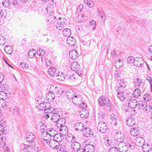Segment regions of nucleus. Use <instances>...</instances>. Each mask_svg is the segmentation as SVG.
<instances>
[{"instance_id":"1","label":"nucleus","mask_w":152,"mask_h":152,"mask_svg":"<svg viewBox=\"0 0 152 152\" xmlns=\"http://www.w3.org/2000/svg\"><path fill=\"white\" fill-rule=\"evenodd\" d=\"M48 13V16L47 17V23L50 26H56V28L61 31L66 26L67 23V20L65 18H61L59 17L58 20L56 17L53 15V10H39V13L40 15H43V11Z\"/></svg>"},{"instance_id":"2","label":"nucleus","mask_w":152,"mask_h":152,"mask_svg":"<svg viewBox=\"0 0 152 152\" xmlns=\"http://www.w3.org/2000/svg\"><path fill=\"white\" fill-rule=\"evenodd\" d=\"M51 120L53 122H56L57 124H60V126H63L62 124H63L65 122V119L60 118L59 114L58 113H53Z\"/></svg>"},{"instance_id":"3","label":"nucleus","mask_w":152,"mask_h":152,"mask_svg":"<svg viewBox=\"0 0 152 152\" xmlns=\"http://www.w3.org/2000/svg\"><path fill=\"white\" fill-rule=\"evenodd\" d=\"M70 67L72 70L76 71V73L79 76H82L83 71L81 69H80V66L79 63L77 61H74L71 64Z\"/></svg>"},{"instance_id":"4","label":"nucleus","mask_w":152,"mask_h":152,"mask_svg":"<svg viewBox=\"0 0 152 152\" xmlns=\"http://www.w3.org/2000/svg\"><path fill=\"white\" fill-rule=\"evenodd\" d=\"M119 91L117 94V96L121 101H124L125 102H127L130 97L129 96V94L126 91Z\"/></svg>"},{"instance_id":"5","label":"nucleus","mask_w":152,"mask_h":152,"mask_svg":"<svg viewBox=\"0 0 152 152\" xmlns=\"http://www.w3.org/2000/svg\"><path fill=\"white\" fill-rule=\"evenodd\" d=\"M35 136L34 133L32 132H28L27 133L26 137V141L29 142L28 146L33 148L35 145V142L34 141Z\"/></svg>"},{"instance_id":"6","label":"nucleus","mask_w":152,"mask_h":152,"mask_svg":"<svg viewBox=\"0 0 152 152\" xmlns=\"http://www.w3.org/2000/svg\"><path fill=\"white\" fill-rule=\"evenodd\" d=\"M117 146L119 151L122 152H125L128 149L127 144L123 142H117Z\"/></svg>"},{"instance_id":"7","label":"nucleus","mask_w":152,"mask_h":152,"mask_svg":"<svg viewBox=\"0 0 152 152\" xmlns=\"http://www.w3.org/2000/svg\"><path fill=\"white\" fill-rule=\"evenodd\" d=\"M99 104L100 106L105 105L109 107L110 105V101L109 100H106L104 96H102L99 97L98 100Z\"/></svg>"},{"instance_id":"8","label":"nucleus","mask_w":152,"mask_h":152,"mask_svg":"<svg viewBox=\"0 0 152 152\" xmlns=\"http://www.w3.org/2000/svg\"><path fill=\"white\" fill-rule=\"evenodd\" d=\"M82 97L81 95L77 93H75L74 96L72 99V102L74 104H75L78 105L79 104H80L82 102Z\"/></svg>"},{"instance_id":"9","label":"nucleus","mask_w":152,"mask_h":152,"mask_svg":"<svg viewBox=\"0 0 152 152\" xmlns=\"http://www.w3.org/2000/svg\"><path fill=\"white\" fill-rule=\"evenodd\" d=\"M116 137H117L116 140H115L114 143L117 144V142H123L124 140V134L121 131H119L116 133Z\"/></svg>"},{"instance_id":"10","label":"nucleus","mask_w":152,"mask_h":152,"mask_svg":"<svg viewBox=\"0 0 152 152\" xmlns=\"http://www.w3.org/2000/svg\"><path fill=\"white\" fill-rule=\"evenodd\" d=\"M107 127L106 124L102 121L100 122L98 124L97 129L101 133H104L106 130Z\"/></svg>"},{"instance_id":"11","label":"nucleus","mask_w":152,"mask_h":152,"mask_svg":"<svg viewBox=\"0 0 152 152\" xmlns=\"http://www.w3.org/2000/svg\"><path fill=\"white\" fill-rule=\"evenodd\" d=\"M81 132L83 135L86 137H92L93 136V132L89 128H83Z\"/></svg>"},{"instance_id":"12","label":"nucleus","mask_w":152,"mask_h":152,"mask_svg":"<svg viewBox=\"0 0 152 152\" xmlns=\"http://www.w3.org/2000/svg\"><path fill=\"white\" fill-rule=\"evenodd\" d=\"M130 98L131 97H129L128 99V101L126 102V103H127L128 106L132 108H134L136 107L137 102V100L134 99Z\"/></svg>"},{"instance_id":"13","label":"nucleus","mask_w":152,"mask_h":152,"mask_svg":"<svg viewBox=\"0 0 152 152\" xmlns=\"http://www.w3.org/2000/svg\"><path fill=\"white\" fill-rule=\"evenodd\" d=\"M49 146L52 148H55L58 150L59 146V143L55 139H52L49 141Z\"/></svg>"},{"instance_id":"14","label":"nucleus","mask_w":152,"mask_h":152,"mask_svg":"<svg viewBox=\"0 0 152 152\" xmlns=\"http://www.w3.org/2000/svg\"><path fill=\"white\" fill-rule=\"evenodd\" d=\"M80 145L79 142H73L71 145V148L72 151L76 152L80 148Z\"/></svg>"},{"instance_id":"15","label":"nucleus","mask_w":152,"mask_h":152,"mask_svg":"<svg viewBox=\"0 0 152 152\" xmlns=\"http://www.w3.org/2000/svg\"><path fill=\"white\" fill-rule=\"evenodd\" d=\"M126 123L129 127L133 126L135 123V119L131 117H129L126 120Z\"/></svg>"},{"instance_id":"16","label":"nucleus","mask_w":152,"mask_h":152,"mask_svg":"<svg viewBox=\"0 0 152 152\" xmlns=\"http://www.w3.org/2000/svg\"><path fill=\"white\" fill-rule=\"evenodd\" d=\"M85 152H92L94 150V146L91 144H87L84 147Z\"/></svg>"},{"instance_id":"17","label":"nucleus","mask_w":152,"mask_h":152,"mask_svg":"<svg viewBox=\"0 0 152 152\" xmlns=\"http://www.w3.org/2000/svg\"><path fill=\"white\" fill-rule=\"evenodd\" d=\"M79 114L81 118H87L89 115L88 110L86 109H82Z\"/></svg>"},{"instance_id":"18","label":"nucleus","mask_w":152,"mask_h":152,"mask_svg":"<svg viewBox=\"0 0 152 152\" xmlns=\"http://www.w3.org/2000/svg\"><path fill=\"white\" fill-rule=\"evenodd\" d=\"M65 75L64 73L58 72L56 74V79L59 81H64L65 79Z\"/></svg>"},{"instance_id":"19","label":"nucleus","mask_w":152,"mask_h":152,"mask_svg":"<svg viewBox=\"0 0 152 152\" xmlns=\"http://www.w3.org/2000/svg\"><path fill=\"white\" fill-rule=\"evenodd\" d=\"M39 106L40 107V109H41L42 110H46L48 108H49V107H50V103L49 102H43L42 103H39Z\"/></svg>"},{"instance_id":"20","label":"nucleus","mask_w":152,"mask_h":152,"mask_svg":"<svg viewBox=\"0 0 152 152\" xmlns=\"http://www.w3.org/2000/svg\"><path fill=\"white\" fill-rule=\"evenodd\" d=\"M75 93L74 92L73 89H71L68 90L66 92V95L67 97L69 99H72Z\"/></svg>"},{"instance_id":"21","label":"nucleus","mask_w":152,"mask_h":152,"mask_svg":"<svg viewBox=\"0 0 152 152\" xmlns=\"http://www.w3.org/2000/svg\"><path fill=\"white\" fill-rule=\"evenodd\" d=\"M69 56L72 59H75L78 57V53L77 51L73 50L70 51L69 53Z\"/></svg>"},{"instance_id":"22","label":"nucleus","mask_w":152,"mask_h":152,"mask_svg":"<svg viewBox=\"0 0 152 152\" xmlns=\"http://www.w3.org/2000/svg\"><path fill=\"white\" fill-rule=\"evenodd\" d=\"M46 98L49 101H52L55 98V96L54 93L49 91L46 96Z\"/></svg>"},{"instance_id":"23","label":"nucleus","mask_w":152,"mask_h":152,"mask_svg":"<svg viewBox=\"0 0 152 152\" xmlns=\"http://www.w3.org/2000/svg\"><path fill=\"white\" fill-rule=\"evenodd\" d=\"M74 128L77 131H82L84 128V126L81 123H77L74 125Z\"/></svg>"},{"instance_id":"24","label":"nucleus","mask_w":152,"mask_h":152,"mask_svg":"<svg viewBox=\"0 0 152 152\" xmlns=\"http://www.w3.org/2000/svg\"><path fill=\"white\" fill-rule=\"evenodd\" d=\"M76 41L75 38L73 37H68L67 40V43L70 46H73L75 45Z\"/></svg>"},{"instance_id":"25","label":"nucleus","mask_w":152,"mask_h":152,"mask_svg":"<svg viewBox=\"0 0 152 152\" xmlns=\"http://www.w3.org/2000/svg\"><path fill=\"white\" fill-rule=\"evenodd\" d=\"M135 60L134 61V64L138 67H142V59L140 57L136 58Z\"/></svg>"},{"instance_id":"26","label":"nucleus","mask_w":152,"mask_h":152,"mask_svg":"<svg viewBox=\"0 0 152 152\" xmlns=\"http://www.w3.org/2000/svg\"><path fill=\"white\" fill-rule=\"evenodd\" d=\"M130 133L133 136H137L139 134V131H138V129L137 128L133 127L130 129Z\"/></svg>"},{"instance_id":"27","label":"nucleus","mask_w":152,"mask_h":152,"mask_svg":"<svg viewBox=\"0 0 152 152\" xmlns=\"http://www.w3.org/2000/svg\"><path fill=\"white\" fill-rule=\"evenodd\" d=\"M142 137H139L136 138V145L138 146L142 147Z\"/></svg>"},{"instance_id":"28","label":"nucleus","mask_w":152,"mask_h":152,"mask_svg":"<svg viewBox=\"0 0 152 152\" xmlns=\"http://www.w3.org/2000/svg\"><path fill=\"white\" fill-rule=\"evenodd\" d=\"M41 139L48 140H49L51 139V136H50L49 134L48 133L46 132L42 131L41 135Z\"/></svg>"},{"instance_id":"29","label":"nucleus","mask_w":152,"mask_h":152,"mask_svg":"<svg viewBox=\"0 0 152 152\" xmlns=\"http://www.w3.org/2000/svg\"><path fill=\"white\" fill-rule=\"evenodd\" d=\"M110 123L112 125H115L117 124L116 116L114 115H111L110 118Z\"/></svg>"},{"instance_id":"30","label":"nucleus","mask_w":152,"mask_h":152,"mask_svg":"<svg viewBox=\"0 0 152 152\" xmlns=\"http://www.w3.org/2000/svg\"><path fill=\"white\" fill-rule=\"evenodd\" d=\"M61 127L60 129V133L63 135H65L68 133V129L66 126H61Z\"/></svg>"},{"instance_id":"31","label":"nucleus","mask_w":152,"mask_h":152,"mask_svg":"<svg viewBox=\"0 0 152 152\" xmlns=\"http://www.w3.org/2000/svg\"><path fill=\"white\" fill-rule=\"evenodd\" d=\"M63 34L64 36L66 37H69V36L71 34V31L69 28H66L64 29L63 31Z\"/></svg>"},{"instance_id":"32","label":"nucleus","mask_w":152,"mask_h":152,"mask_svg":"<svg viewBox=\"0 0 152 152\" xmlns=\"http://www.w3.org/2000/svg\"><path fill=\"white\" fill-rule=\"evenodd\" d=\"M56 71V69L55 68L52 67L48 69V73L50 76L53 77L55 75Z\"/></svg>"},{"instance_id":"33","label":"nucleus","mask_w":152,"mask_h":152,"mask_svg":"<svg viewBox=\"0 0 152 152\" xmlns=\"http://www.w3.org/2000/svg\"><path fill=\"white\" fill-rule=\"evenodd\" d=\"M63 135L60 133V134H56L54 138L56 139V140L58 142H59L61 141L64 139Z\"/></svg>"},{"instance_id":"34","label":"nucleus","mask_w":152,"mask_h":152,"mask_svg":"<svg viewBox=\"0 0 152 152\" xmlns=\"http://www.w3.org/2000/svg\"><path fill=\"white\" fill-rule=\"evenodd\" d=\"M4 50L7 54H11L13 52V49L10 46L7 45L4 48Z\"/></svg>"},{"instance_id":"35","label":"nucleus","mask_w":152,"mask_h":152,"mask_svg":"<svg viewBox=\"0 0 152 152\" xmlns=\"http://www.w3.org/2000/svg\"><path fill=\"white\" fill-rule=\"evenodd\" d=\"M102 142L104 144H105L107 146H112V145H113V140H110V141L108 139H106L105 138Z\"/></svg>"},{"instance_id":"36","label":"nucleus","mask_w":152,"mask_h":152,"mask_svg":"<svg viewBox=\"0 0 152 152\" xmlns=\"http://www.w3.org/2000/svg\"><path fill=\"white\" fill-rule=\"evenodd\" d=\"M11 4V2L10 0H4L2 2V6L4 8H7Z\"/></svg>"},{"instance_id":"37","label":"nucleus","mask_w":152,"mask_h":152,"mask_svg":"<svg viewBox=\"0 0 152 152\" xmlns=\"http://www.w3.org/2000/svg\"><path fill=\"white\" fill-rule=\"evenodd\" d=\"M117 144L114 143V145L113 147H111L110 148L109 152H119V151L117 147Z\"/></svg>"},{"instance_id":"38","label":"nucleus","mask_w":152,"mask_h":152,"mask_svg":"<svg viewBox=\"0 0 152 152\" xmlns=\"http://www.w3.org/2000/svg\"><path fill=\"white\" fill-rule=\"evenodd\" d=\"M119 86H119L118 85L116 86L117 88H118L117 89L118 90V91L121 90V88H124L125 87V83L124 82V80H120L119 83Z\"/></svg>"},{"instance_id":"39","label":"nucleus","mask_w":152,"mask_h":152,"mask_svg":"<svg viewBox=\"0 0 152 152\" xmlns=\"http://www.w3.org/2000/svg\"><path fill=\"white\" fill-rule=\"evenodd\" d=\"M134 85L135 87H137L140 85L141 83V80L137 78L134 80L133 81Z\"/></svg>"},{"instance_id":"40","label":"nucleus","mask_w":152,"mask_h":152,"mask_svg":"<svg viewBox=\"0 0 152 152\" xmlns=\"http://www.w3.org/2000/svg\"><path fill=\"white\" fill-rule=\"evenodd\" d=\"M115 64L114 65V66L117 68H119L121 66H122V63L120 59H118L116 60L115 61Z\"/></svg>"},{"instance_id":"41","label":"nucleus","mask_w":152,"mask_h":152,"mask_svg":"<svg viewBox=\"0 0 152 152\" xmlns=\"http://www.w3.org/2000/svg\"><path fill=\"white\" fill-rule=\"evenodd\" d=\"M7 98V94L4 92L3 91L0 92V100H2V101H4V99H6Z\"/></svg>"},{"instance_id":"42","label":"nucleus","mask_w":152,"mask_h":152,"mask_svg":"<svg viewBox=\"0 0 152 152\" xmlns=\"http://www.w3.org/2000/svg\"><path fill=\"white\" fill-rule=\"evenodd\" d=\"M133 94L135 97H138L139 96H140L141 94V91L139 88H136L134 91Z\"/></svg>"},{"instance_id":"43","label":"nucleus","mask_w":152,"mask_h":152,"mask_svg":"<svg viewBox=\"0 0 152 152\" xmlns=\"http://www.w3.org/2000/svg\"><path fill=\"white\" fill-rule=\"evenodd\" d=\"M41 61L42 62H44L46 64V66H48L50 64V62L49 60L46 59L45 57L41 58Z\"/></svg>"},{"instance_id":"44","label":"nucleus","mask_w":152,"mask_h":152,"mask_svg":"<svg viewBox=\"0 0 152 152\" xmlns=\"http://www.w3.org/2000/svg\"><path fill=\"white\" fill-rule=\"evenodd\" d=\"M151 148L149 146L148 144H143V152H149Z\"/></svg>"},{"instance_id":"45","label":"nucleus","mask_w":152,"mask_h":152,"mask_svg":"<svg viewBox=\"0 0 152 152\" xmlns=\"http://www.w3.org/2000/svg\"><path fill=\"white\" fill-rule=\"evenodd\" d=\"M143 99L145 101L148 102L152 98L149 94H147L144 96Z\"/></svg>"},{"instance_id":"46","label":"nucleus","mask_w":152,"mask_h":152,"mask_svg":"<svg viewBox=\"0 0 152 152\" xmlns=\"http://www.w3.org/2000/svg\"><path fill=\"white\" fill-rule=\"evenodd\" d=\"M84 2L86 4L88 7L90 8H91L94 6V4L91 1L88 0H84Z\"/></svg>"},{"instance_id":"47","label":"nucleus","mask_w":152,"mask_h":152,"mask_svg":"<svg viewBox=\"0 0 152 152\" xmlns=\"http://www.w3.org/2000/svg\"><path fill=\"white\" fill-rule=\"evenodd\" d=\"M19 67L21 68L26 69L28 67V65L26 63H25L24 62H22L20 63Z\"/></svg>"},{"instance_id":"48","label":"nucleus","mask_w":152,"mask_h":152,"mask_svg":"<svg viewBox=\"0 0 152 152\" xmlns=\"http://www.w3.org/2000/svg\"><path fill=\"white\" fill-rule=\"evenodd\" d=\"M53 108L51 107H49L46 110H45V113H48L49 114H50L51 113H54L53 112Z\"/></svg>"},{"instance_id":"49","label":"nucleus","mask_w":152,"mask_h":152,"mask_svg":"<svg viewBox=\"0 0 152 152\" xmlns=\"http://www.w3.org/2000/svg\"><path fill=\"white\" fill-rule=\"evenodd\" d=\"M6 42L5 38L3 36H0V45H3Z\"/></svg>"},{"instance_id":"50","label":"nucleus","mask_w":152,"mask_h":152,"mask_svg":"<svg viewBox=\"0 0 152 152\" xmlns=\"http://www.w3.org/2000/svg\"><path fill=\"white\" fill-rule=\"evenodd\" d=\"M39 50V52H38L37 53V54H39V56H41L42 57H44V54L45 53V51L41 48H40Z\"/></svg>"},{"instance_id":"51","label":"nucleus","mask_w":152,"mask_h":152,"mask_svg":"<svg viewBox=\"0 0 152 152\" xmlns=\"http://www.w3.org/2000/svg\"><path fill=\"white\" fill-rule=\"evenodd\" d=\"M105 113L103 112H100L98 113V117L100 120H102L105 117Z\"/></svg>"},{"instance_id":"52","label":"nucleus","mask_w":152,"mask_h":152,"mask_svg":"<svg viewBox=\"0 0 152 152\" xmlns=\"http://www.w3.org/2000/svg\"><path fill=\"white\" fill-rule=\"evenodd\" d=\"M135 61L134 58L132 56L129 57L127 59V61L128 63H131L132 62H134Z\"/></svg>"},{"instance_id":"53","label":"nucleus","mask_w":152,"mask_h":152,"mask_svg":"<svg viewBox=\"0 0 152 152\" xmlns=\"http://www.w3.org/2000/svg\"><path fill=\"white\" fill-rule=\"evenodd\" d=\"M40 128L41 131L44 130L46 128V125L43 122H40Z\"/></svg>"},{"instance_id":"54","label":"nucleus","mask_w":152,"mask_h":152,"mask_svg":"<svg viewBox=\"0 0 152 152\" xmlns=\"http://www.w3.org/2000/svg\"><path fill=\"white\" fill-rule=\"evenodd\" d=\"M89 25L90 26H94V27L92 28L93 30H95L96 29L95 26L96 25V22L94 20H91L90 21L89 23Z\"/></svg>"},{"instance_id":"55","label":"nucleus","mask_w":152,"mask_h":152,"mask_svg":"<svg viewBox=\"0 0 152 152\" xmlns=\"http://www.w3.org/2000/svg\"><path fill=\"white\" fill-rule=\"evenodd\" d=\"M6 12V10H0V17H5Z\"/></svg>"},{"instance_id":"56","label":"nucleus","mask_w":152,"mask_h":152,"mask_svg":"<svg viewBox=\"0 0 152 152\" xmlns=\"http://www.w3.org/2000/svg\"><path fill=\"white\" fill-rule=\"evenodd\" d=\"M41 141L42 143L45 145H48L49 141H50L49 140L46 139L44 140L42 139H41Z\"/></svg>"},{"instance_id":"57","label":"nucleus","mask_w":152,"mask_h":152,"mask_svg":"<svg viewBox=\"0 0 152 152\" xmlns=\"http://www.w3.org/2000/svg\"><path fill=\"white\" fill-rule=\"evenodd\" d=\"M28 56L30 58H33L34 56H35V53L33 52H32L31 50H30L28 52Z\"/></svg>"},{"instance_id":"58","label":"nucleus","mask_w":152,"mask_h":152,"mask_svg":"<svg viewBox=\"0 0 152 152\" xmlns=\"http://www.w3.org/2000/svg\"><path fill=\"white\" fill-rule=\"evenodd\" d=\"M151 109H152V108H151L149 106H146L144 108H143V110L146 113H148V112H150L151 111Z\"/></svg>"},{"instance_id":"59","label":"nucleus","mask_w":152,"mask_h":152,"mask_svg":"<svg viewBox=\"0 0 152 152\" xmlns=\"http://www.w3.org/2000/svg\"><path fill=\"white\" fill-rule=\"evenodd\" d=\"M54 8L53 5L52 4H48L46 10H53Z\"/></svg>"},{"instance_id":"60","label":"nucleus","mask_w":152,"mask_h":152,"mask_svg":"<svg viewBox=\"0 0 152 152\" xmlns=\"http://www.w3.org/2000/svg\"><path fill=\"white\" fill-rule=\"evenodd\" d=\"M56 130H52V132L49 134L50 136H51V137H55V135L56 134Z\"/></svg>"},{"instance_id":"61","label":"nucleus","mask_w":152,"mask_h":152,"mask_svg":"<svg viewBox=\"0 0 152 152\" xmlns=\"http://www.w3.org/2000/svg\"><path fill=\"white\" fill-rule=\"evenodd\" d=\"M90 42H89L88 44L87 42L84 40L81 42V44L82 45L86 46H89L90 45Z\"/></svg>"},{"instance_id":"62","label":"nucleus","mask_w":152,"mask_h":152,"mask_svg":"<svg viewBox=\"0 0 152 152\" xmlns=\"http://www.w3.org/2000/svg\"><path fill=\"white\" fill-rule=\"evenodd\" d=\"M78 105H79L80 107L83 108V109H85L87 107L86 105L83 102L80 104H79Z\"/></svg>"},{"instance_id":"63","label":"nucleus","mask_w":152,"mask_h":152,"mask_svg":"<svg viewBox=\"0 0 152 152\" xmlns=\"http://www.w3.org/2000/svg\"><path fill=\"white\" fill-rule=\"evenodd\" d=\"M75 74H74V75L72 76H70L69 77V80L71 82H73L75 79Z\"/></svg>"},{"instance_id":"64","label":"nucleus","mask_w":152,"mask_h":152,"mask_svg":"<svg viewBox=\"0 0 152 152\" xmlns=\"http://www.w3.org/2000/svg\"><path fill=\"white\" fill-rule=\"evenodd\" d=\"M99 15L102 18H103L104 15V12L102 10H99Z\"/></svg>"}]
</instances>
